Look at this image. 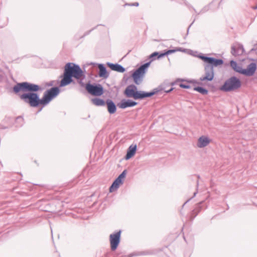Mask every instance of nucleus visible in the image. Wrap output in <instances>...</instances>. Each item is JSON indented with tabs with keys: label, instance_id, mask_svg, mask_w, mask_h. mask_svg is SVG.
<instances>
[{
	"label": "nucleus",
	"instance_id": "7",
	"mask_svg": "<svg viewBox=\"0 0 257 257\" xmlns=\"http://www.w3.org/2000/svg\"><path fill=\"white\" fill-rule=\"evenodd\" d=\"M121 230L110 235V247L112 251H114L117 248L120 241Z\"/></svg>",
	"mask_w": 257,
	"mask_h": 257
},
{
	"label": "nucleus",
	"instance_id": "32",
	"mask_svg": "<svg viewBox=\"0 0 257 257\" xmlns=\"http://www.w3.org/2000/svg\"><path fill=\"white\" fill-rule=\"evenodd\" d=\"M139 3L136 2V3H134L130 4L128 5L131 6H136V7H138L139 6Z\"/></svg>",
	"mask_w": 257,
	"mask_h": 257
},
{
	"label": "nucleus",
	"instance_id": "23",
	"mask_svg": "<svg viewBox=\"0 0 257 257\" xmlns=\"http://www.w3.org/2000/svg\"><path fill=\"white\" fill-rule=\"evenodd\" d=\"M167 51V55L175 53L176 52H183L185 51L184 49H183L181 47H176L174 49H169V50H166Z\"/></svg>",
	"mask_w": 257,
	"mask_h": 257
},
{
	"label": "nucleus",
	"instance_id": "19",
	"mask_svg": "<svg viewBox=\"0 0 257 257\" xmlns=\"http://www.w3.org/2000/svg\"><path fill=\"white\" fill-rule=\"evenodd\" d=\"M230 65L232 69L236 72L242 74L243 68L241 66L239 65L234 60L230 61Z\"/></svg>",
	"mask_w": 257,
	"mask_h": 257
},
{
	"label": "nucleus",
	"instance_id": "25",
	"mask_svg": "<svg viewBox=\"0 0 257 257\" xmlns=\"http://www.w3.org/2000/svg\"><path fill=\"white\" fill-rule=\"evenodd\" d=\"M203 202H200L199 204H198L195 208L192 211V215L195 214L194 216L193 217V219H194L195 216L197 215V214L200 212L201 210V207L200 205Z\"/></svg>",
	"mask_w": 257,
	"mask_h": 257
},
{
	"label": "nucleus",
	"instance_id": "1",
	"mask_svg": "<svg viewBox=\"0 0 257 257\" xmlns=\"http://www.w3.org/2000/svg\"><path fill=\"white\" fill-rule=\"evenodd\" d=\"M60 86L52 87L47 90L42 98L38 93L42 91L43 88L39 85L28 82L18 83L13 88V92L18 95L25 103L31 107H38L40 105L46 106L60 92Z\"/></svg>",
	"mask_w": 257,
	"mask_h": 257
},
{
	"label": "nucleus",
	"instance_id": "3",
	"mask_svg": "<svg viewBox=\"0 0 257 257\" xmlns=\"http://www.w3.org/2000/svg\"><path fill=\"white\" fill-rule=\"evenodd\" d=\"M198 57L203 61L204 64L205 74L200 78L201 81H211L214 77L213 67L221 66L223 64V60L214 57H208L202 53H200Z\"/></svg>",
	"mask_w": 257,
	"mask_h": 257
},
{
	"label": "nucleus",
	"instance_id": "36",
	"mask_svg": "<svg viewBox=\"0 0 257 257\" xmlns=\"http://www.w3.org/2000/svg\"><path fill=\"white\" fill-rule=\"evenodd\" d=\"M251 9L253 10H256L257 9V4L255 6L252 7Z\"/></svg>",
	"mask_w": 257,
	"mask_h": 257
},
{
	"label": "nucleus",
	"instance_id": "30",
	"mask_svg": "<svg viewBox=\"0 0 257 257\" xmlns=\"http://www.w3.org/2000/svg\"><path fill=\"white\" fill-rule=\"evenodd\" d=\"M99 25H97L95 27H94V28H93L92 29H91V30H90L89 31H88L86 32H85V33L84 34L83 36L82 37H84L88 35H89L92 31H93L94 30L96 29V28Z\"/></svg>",
	"mask_w": 257,
	"mask_h": 257
},
{
	"label": "nucleus",
	"instance_id": "21",
	"mask_svg": "<svg viewBox=\"0 0 257 257\" xmlns=\"http://www.w3.org/2000/svg\"><path fill=\"white\" fill-rule=\"evenodd\" d=\"M193 90L196 91L203 95L208 94V91L207 89L201 86H195Z\"/></svg>",
	"mask_w": 257,
	"mask_h": 257
},
{
	"label": "nucleus",
	"instance_id": "31",
	"mask_svg": "<svg viewBox=\"0 0 257 257\" xmlns=\"http://www.w3.org/2000/svg\"><path fill=\"white\" fill-rule=\"evenodd\" d=\"M55 81L54 80L50 81L49 82H47L46 85L48 87L52 86L55 84Z\"/></svg>",
	"mask_w": 257,
	"mask_h": 257
},
{
	"label": "nucleus",
	"instance_id": "33",
	"mask_svg": "<svg viewBox=\"0 0 257 257\" xmlns=\"http://www.w3.org/2000/svg\"><path fill=\"white\" fill-rule=\"evenodd\" d=\"M196 17L197 16H195L193 21L192 22V23L190 24V25L188 27V29H187V33H188L189 32V29L191 27V26H192V25L193 24V23L194 22V21H195L196 19Z\"/></svg>",
	"mask_w": 257,
	"mask_h": 257
},
{
	"label": "nucleus",
	"instance_id": "29",
	"mask_svg": "<svg viewBox=\"0 0 257 257\" xmlns=\"http://www.w3.org/2000/svg\"><path fill=\"white\" fill-rule=\"evenodd\" d=\"M159 52L158 59H159L160 58H163V57H165V56H167V51L166 50H165L164 51H161V52Z\"/></svg>",
	"mask_w": 257,
	"mask_h": 257
},
{
	"label": "nucleus",
	"instance_id": "15",
	"mask_svg": "<svg viewBox=\"0 0 257 257\" xmlns=\"http://www.w3.org/2000/svg\"><path fill=\"white\" fill-rule=\"evenodd\" d=\"M99 69L98 75L100 77L105 79L109 77V74L107 72V69L103 64H98Z\"/></svg>",
	"mask_w": 257,
	"mask_h": 257
},
{
	"label": "nucleus",
	"instance_id": "27",
	"mask_svg": "<svg viewBox=\"0 0 257 257\" xmlns=\"http://www.w3.org/2000/svg\"><path fill=\"white\" fill-rule=\"evenodd\" d=\"M189 84L190 83H188L187 82H186V83H181L179 84V86L182 88L189 89L191 88V86L189 85Z\"/></svg>",
	"mask_w": 257,
	"mask_h": 257
},
{
	"label": "nucleus",
	"instance_id": "13",
	"mask_svg": "<svg viewBox=\"0 0 257 257\" xmlns=\"http://www.w3.org/2000/svg\"><path fill=\"white\" fill-rule=\"evenodd\" d=\"M106 64L111 70L120 73H123L125 71V68L118 63H112L108 62Z\"/></svg>",
	"mask_w": 257,
	"mask_h": 257
},
{
	"label": "nucleus",
	"instance_id": "17",
	"mask_svg": "<svg viewBox=\"0 0 257 257\" xmlns=\"http://www.w3.org/2000/svg\"><path fill=\"white\" fill-rule=\"evenodd\" d=\"M106 104L107 107V111L110 114H112L116 112V106L114 102L111 99H106Z\"/></svg>",
	"mask_w": 257,
	"mask_h": 257
},
{
	"label": "nucleus",
	"instance_id": "28",
	"mask_svg": "<svg viewBox=\"0 0 257 257\" xmlns=\"http://www.w3.org/2000/svg\"><path fill=\"white\" fill-rule=\"evenodd\" d=\"M209 10V8L208 6H205L204 7L203 9H202L201 10V11L197 13V11H196V12L195 11H194L196 13H197V15H200V14H202L205 12H206L207 11H208Z\"/></svg>",
	"mask_w": 257,
	"mask_h": 257
},
{
	"label": "nucleus",
	"instance_id": "11",
	"mask_svg": "<svg viewBox=\"0 0 257 257\" xmlns=\"http://www.w3.org/2000/svg\"><path fill=\"white\" fill-rule=\"evenodd\" d=\"M138 104V102L132 99H122L117 105L121 109H125L127 107H134Z\"/></svg>",
	"mask_w": 257,
	"mask_h": 257
},
{
	"label": "nucleus",
	"instance_id": "22",
	"mask_svg": "<svg viewBox=\"0 0 257 257\" xmlns=\"http://www.w3.org/2000/svg\"><path fill=\"white\" fill-rule=\"evenodd\" d=\"M178 81H181V82L186 81V82H187L188 83H192L194 85H195L196 84H200L199 82H198L196 80H194V79L190 80H185L183 79H178L176 82L171 83V85L172 86L174 85Z\"/></svg>",
	"mask_w": 257,
	"mask_h": 257
},
{
	"label": "nucleus",
	"instance_id": "20",
	"mask_svg": "<svg viewBox=\"0 0 257 257\" xmlns=\"http://www.w3.org/2000/svg\"><path fill=\"white\" fill-rule=\"evenodd\" d=\"M93 104L96 106H104L106 104V101L100 98H94L91 99Z\"/></svg>",
	"mask_w": 257,
	"mask_h": 257
},
{
	"label": "nucleus",
	"instance_id": "35",
	"mask_svg": "<svg viewBox=\"0 0 257 257\" xmlns=\"http://www.w3.org/2000/svg\"><path fill=\"white\" fill-rule=\"evenodd\" d=\"M191 199V198H190L189 199H188V200H187L184 204L183 205H182V207H183L184 206V205L187 203Z\"/></svg>",
	"mask_w": 257,
	"mask_h": 257
},
{
	"label": "nucleus",
	"instance_id": "39",
	"mask_svg": "<svg viewBox=\"0 0 257 257\" xmlns=\"http://www.w3.org/2000/svg\"><path fill=\"white\" fill-rule=\"evenodd\" d=\"M21 119V117H18L17 118V120H18V119Z\"/></svg>",
	"mask_w": 257,
	"mask_h": 257
},
{
	"label": "nucleus",
	"instance_id": "10",
	"mask_svg": "<svg viewBox=\"0 0 257 257\" xmlns=\"http://www.w3.org/2000/svg\"><path fill=\"white\" fill-rule=\"evenodd\" d=\"M137 89V87L135 85L131 84L126 87L123 94L126 97L134 98Z\"/></svg>",
	"mask_w": 257,
	"mask_h": 257
},
{
	"label": "nucleus",
	"instance_id": "38",
	"mask_svg": "<svg viewBox=\"0 0 257 257\" xmlns=\"http://www.w3.org/2000/svg\"><path fill=\"white\" fill-rule=\"evenodd\" d=\"M197 193V191H196V192H195L194 193L193 196L192 197V198L194 197V196H195Z\"/></svg>",
	"mask_w": 257,
	"mask_h": 257
},
{
	"label": "nucleus",
	"instance_id": "18",
	"mask_svg": "<svg viewBox=\"0 0 257 257\" xmlns=\"http://www.w3.org/2000/svg\"><path fill=\"white\" fill-rule=\"evenodd\" d=\"M210 139L205 136H202L198 140L197 147L202 148L207 146L210 143Z\"/></svg>",
	"mask_w": 257,
	"mask_h": 257
},
{
	"label": "nucleus",
	"instance_id": "24",
	"mask_svg": "<svg viewBox=\"0 0 257 257\" xmlns=\"http://www.w3.org/2000/svg\"><path fill=\"white\" fill-rule=\"evenodd\" d=\"M144 91L137 90L135 98V100L143 99H144Z\"/></svg>",
	"mask_w": 257,
	"mask_h": 257
},
{
	"label": "nucleus",
	"instance_id": "8",
	"mask_svg": "<svg viewBox=\"0 0 257 257\" xmlns=\"http://www.w3.org/2000/svg\"><path fill=\"white\" fill-rule=\"evenodd\" d=\"M126 170H124L122 171V172L118 176V177L115 179V180L113 182L112 184L109 187V192H112L114 190H117L120 184L123 183V179L126 176Z\"/></svg>",
	"mask_w": 257,
	"mask_h": 257
},
{
	"label": "nucleus",
	"instance_id": "9",
	"mask_svg": "<svg viewBox=\"0 0 257 257\" xmlns=\"http://www.w3.org/2000/svg\"><path fill=\"white\" fill-rule=\"evenodd\" d=\"M257 65L255 62H251L248 64L246 69L243 68L242 75L246 76H253L256 70Z\"/></svg>",
	"mask_w": 257,
	"mask_h": 257
},
{
	"label": "nucleus",
	"instance_id": "26",
	"mask_svg": "<svg viewBox=\"0 0 257 257\" xmlns=\"http://www.w3.org/2000/svg\"><path fill=\"white\" fill-rule=\"evenodd\" d=\"M158 52H154L153 53H152L149 56V58L151 59V60L149 62H152L156 60V59H158Z\"/></svg>",
	"mask_w": 257,
	"mask_h": 257
},
{
	"label": "nucleus",
	"instance_id": "34",
	"mask_svg": "<svg viewBox=\"0 0 257 257\" xmlns=\"http://www.w3.org/2000/svg\"><path fill=\"white\" fill-rule=\"evenodd\" d=\"M174 89V88L173 87H171L169 90H165V89L164 90V92L168 93H170Z\"/></svg>",
	"mask_w": 257,
	"mask_h": 257
},
{
	"label": "nucleus",
	"instance_id": "37",
	"mask_svg": "<svg viewBox=\"0 0 257 257\" xmlns=\"http://www.w3.org/2000/svg\"><path fill=\"white\" fill-rule=\"evenodd\" d=\"M198 185H199V181H198V180H197V182H196V187L197 188L198 187Z\"/></svg>",
	"mask_w": 257,
	"mask_h": 257
},
{
	"label": "nucleus",
	"instance_id": "2",
	"mask_svg": "<svg viewBox=\"0 0 257 257\" xmlns=\"http://www.w3.org/2000/svg\"><path fill=\"white\" fill-rule=\"evenodd\" d=\"M77 80V82L81 87H84L85 84L83 82L85 76L80 67L73 63H67L64 67L63 74L60 76L61 81L57 80L60 83L59 86L63 87L73 82V78Z\"/></svg>",
	"mask_w": 257,
	"mask_h": 257
},
{
	"label": "nucleus",
	"instance_id": "5",
	"mask_svg": "<svg viewBox=\"0 0 257 257\" xmlns=\"http://www.w3.org/2000/svg\"><path fill=\"white\" fill-rule=\"evenodd\" d=\"M151 62H146L136 69L132 74L134 82L139 85L143 81V78L150 65Z\"/></svg>",
	"mask_w": 257,
	"mask_h": 257
},
{
	"label": "nucleus",
	"instance_id": "12",
	"mask_svg": "<svg viewBox=\"0 0 257 257\" xmlns=\"http://www.w3.org/2000/svg\"><path fill=\"white\" fill-rule=\"evenodd\" d=\"M244 52L243 45L241 44H237V45H232L231 47V53L234 56H240Z\"/></svg>",
	"mask_w": 257,
	"mask_h": 257
},
{
	"label": "nucleus",
	"instance_id": "40",
	"mask_svg": "<svg viewBox=\"0 0 257 257\" xmlns=\"http://www.w3.org/2000/svg\"><path fill=\"white\" fill-rule=\"evenodd\" d=\"M197 178H198V179H199L200 176H199V175H198V176H197Z\"/></svg>",
	"mask_w": 257,
	"mask_h": 257
},
{
	"label": "nucleus",
	"instance_id": "6",
	"mask_svg": "<svg viewBox=\"0 0 257 257\" xmlns=\"http://www.w3.org/2000/svg\"><path fill=\"white\" fill-rule=\"evenodd\" d=\"M84 87L89 94L93 96H101L104 93L103 87L100 84H90L89 82L85 84Z\"/></svg>",
	"mask_w": 257,
	"mask_h": 257
},
{
	"label": "nucleus",
	"instance_id": "14",
	"mask_svg": "<svg viewBox=\"0 0 257 257\" xmlns=\"http://www.w3.org/2000/svg\"><path fill=\"white\" fill-rule=\"evenodd\" d=\"M165 87L162 85H159L158 87L153 89L150 92H146L144 91V99L147 97H151L154 95L164 91Z\"/></svg>",
	"mask_w": 257,
	"mask_h": 257
},
{
	"label": "nucleus",
	"instance_id": "16",
	"mask_svg": "<svg viewBox=\"0 0 257 257\" xmlns=\"http://www.w3.org/2000/svg\"><path fill=\"white\" fill-rule=\"evenodd\" d=\"M137 147L136 145H131L127 150L126 154L124 157V159L126 160H128L132 158L135 155L137 151Z\"/></svg>",
	"mask_w": 257,
	"mask_h": 257
},
{
	"label": "nucleus",
	"instance_id": "4",
	"mask_svg": "<svg viewBox=\"0 0 257 257\" xmlns=\"http://www.w3.org/2000/svg\"><path fill=\"white\" fill-rule=\"evenodd\" d=\"M241 86L240 80L236 76H233L227 79L219 89L225 92L235 91Z\"/></svg>",
	"mask_w": 257,
	"mask_h": 257
}]
</instances>
